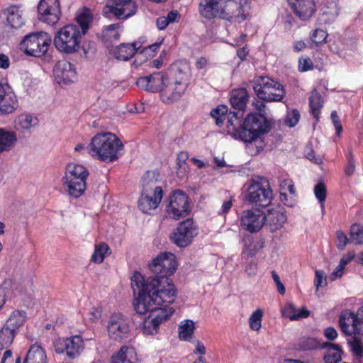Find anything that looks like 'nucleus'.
I'll return each instance as SVG.
<instances>
[{"label": "nucleus", "instance_id": "obj_48", "mask_svg": "<svg viewBox=\"0 0 363 363\" xmlns=\"http://www.w3.org/2000/svg\"><path fill=\"white\" fill-rule=\"evenodd\" d=\"M314 194L322 208H323L324 202L326 199V187L325 184L322 182L318 183L314 188Z\"/></svg>", "mask_w": 363, "mask_h": 363}, {"label": "nucleus", "instance_id": "obj_24", "mask_svg": "<svg viewBox=\"0 0 363 363\" xmlns=\"http://www.w3.org/2000/svg\"><path fill=\"white\" fill-rule=\"evenodd\" d=\"M39 121L37 116L23 113L18 115L14 121L16 130L22 133H30L38 125Z\"/></svg>", "mask_w": 363, "mask_h": 363}, {"label": "nucleus", "instance_id": "obj_25", "mask_svg": "<svg viewBox=\"0 0 363 363\" xmlns=\"http://www.w3.org/2000/svg\"><path fill=\"white\" fill-rule=\"evenodd\" d=\"M265 216V223L272 232L277 231L283 228L287 220L286 215L281 211L276 208L269 209Z\"/></svg>", "mask_w": 363, "mask_h": 363}, {"label": "nucleus", "instance_id": "obj_26", "mask_svg": "<svg viewBox=\"0 0 363 363\" xmlns=\"http://www.w3.org/2000/svg\"><path fill=\"white\" fill-rule=\"evenodd\" d=\"M9 286V284L6 282L0 286V308L3 306L8 298L20 297L23 299L26 296H31V292L23 290V286H21L15 285L11 292L8 290Z\"/></svg>", "mask_w": 363, "mask_h": 363}, {"label": "nucleus", "instance_id": "obj_45", "mask_svg": "<svg viewBox=\"0 0 363 363\" xmlns=\"http://www.w3.org/2000/svg\"><path fill=\"white\" fill-rule=\"evenodd\" d=\"M350 239L356 245L363 244V226L352 225L350 228Z\"/></svg>", "mask_w": 363, "mask_h": 363}, {"label": "nucleus", "instance_id": "obj_4", "mask_svg": "<svg viewBox=\"0 0 363 363\" xmlns=\"http://www.w3.org/2000/svg\"><path fill=\"white\" fill-rule=\"evenodd\" d=\"M89 28V24H66L54 38L56 49L65 54L77 52L82 37Z\"/></svg>", "mask_w": 363, "mask_h": 363}, {"label": "nucleus", "instance_id": "obj_32", "mask_svg": "<svg viewBox=\"0 0 363 363\" xmlns=\"http://www.w3.org/2000/svg\"><path fill=\"white\" fill-rule=\"evenodd\" d=\"M253 89L258 96V94L262 91H267L274 87H280V83L275 82L268 77L259 76L255 77L252 81Z\"/></svg>", "mask_w": 363, "mask_h": 363}, {"label": "nucleus", "instance_id": "obj_39", "mask_svg": "<svg viewBox=\"0 0 363 363\" xmlns=\"http://www.w3.org/2000/svg\"><path fill=\"white\" fill-rule=\"evenodd\" d=\"M309 106L312 115L318 121L320 110L323 106V99L315 89L311 92V96L309 97Z\"/></svg>", "mask_w": 363, "mask_h": 363}, {"label": "nucleus", "instance_id": "obj_54", "mask_svg": "<svg viewBox=\"0 0 363 363\" xmlns=\"http://www.w3.org/2000/svg\"><path fill=\"white\" fill-rule=\"evenodd\" d=\"M182 21L180 13L177 10L169 11L166 18H158L157 23H174Z\"/></svg>", "mask_w": 363, "mask_h": 363}, {"label": "nucleus", "instance_id": "obj_55", "mask_svg": "<svg viewBox=\"0 0 363 363\" xmlns=\"http://www.w3.org/2000/svg\"><path fill=\"white\" fill-rule=\"evenodd\" d=\"M347 164L345 168V173L347 177L352 176L355 170V160L351 151L347 155Z\"/></svg>", "mask_w": 363, "mask_h": 363}, {"label": "nucleus", "instance_id": "obj_18", "mask_svg": "<svg viewBox=\"0 0 363 363\" xmlns=\"http://www.w3.org/2000/svg\"><path fill=\"white\" fill-rule=\"evenodd\" d=\"M62 343L63 347L55 346V352L57 354L65 352L67 357L72 359L79 357L85 347L82 337L78 335L63 339Z\"/></svg>", "mask_w": 363, "mask_h": 363}, {"label": "nucleus", "instance_id": "obj_46", "mask_svg": "<svg viewBox=\"0 0 363 363\" xmlns=\"http://www.w3.org/2000/svg\"><path fill=\"white\" fill-rule=\"evenodd\" d=\"M77 23H91L95 20L91 11L86 8L79 9L76 13Z\"/></svg>", "mask_w": 363, "mask_h": 363}, {"label": "nucleus", "instance_id": "obj_21", "mask_svg": "<svg viewBox=\"0 0 363 363\" xmlns=\"http://www.w3.org/2000/svg\"><path fill=\"white\" fill-rule=\"evenodd\" d=\"M294 13L301 21H308L315 14L317 6L315 0H287Z\"/></svg>", "mask_w": 363, "mask_h": 363}, {"label": "nucleus", "instance_id": "obj_16", "mask_svg": "<svg viewBox=\"0 0 363 363\" xmlns=\"http://www.w3.org/2000/svg\"><path fill=\"white\" fill-rule=\"evenodd\" d=\"M265 218L264 214L258 209L245 210L240 216V225L249 233H257L264 226Z\"/></svg>", "mask_w": 363, "mask_h": 363}, {"label": "nucleus", "instance_id": "obj_50", "mask_svg": "<svg viewBox=\"0 0 363 363\" xmlns=\"http://www.w3.org/2000/svg\"><path fill=\"white\" fill-rule=\"evenodd\" d=\"M84 320L90 323H96L101 316V311L100 309L92 307L84 315Z\"/></svg>", "mask_w": 363, "mask_h": 363}, {"label": "nucleus", "instance_id": "obj_7", "mask_svg": "<svg viewBox=\"0 0 363 363\" xmlns=\"http://www.w3.org/2000/svg\"><path fill=\"white\" fill-rule=\"evenodd\" d=\"M245 199L251 204L261 207L269 206L273 199L268 181L261 177L251 178L244 185Z\"/></svg>", "mask_w": 363, "mask_h": 363}, {"label": "nucleus", "instance_id": "obj_19", "mask_svg": "<svg viewBox=\"0 0 363 363\" xmlns=\"http://www.w3.org/2000/svg\"><path fill=\"white\" fill-rule=\"evenodd\" d=\"M38 19L45 23H57L61 14L58 0H40L38 6Z\"/></svg>", "mask_w": 363, "mask_h": 363}, {"label": "nucleus", "instance_id": "obj_56", "mask_svg": "<svg viewBox=\"0 0 363 363\" xmlns=\"http://www.w3.org/2000/svg\"><path fill=\"white\" fill-rule=\"evenodd\" d=\"M313 68V64L309 57H301L298 61V69L301 72H306Z\"/></svg>", "mask_w": 363, "mask_h": 363}, {"label": "nucleus", "instance_id": "obj_34", "mask_svg": "<svg viewBox=\"0 0 363 363\" xmlns=\"http://www.w3.org/2000/svg\"><path fill=\"white\" fill-rule=\"evenodd\" d=\"M285 91L283 86L280 84V87H274L267 91H262L258 94V97L266 101H281L284 96Z\"/></svg>", "mask_w": 363, "mask_h": 363}, {"label": "nucleus", "instance_id": "obj_35", "mask_svg": "<svg viewBox=\"0 0 363 363\" xmlns=\"http://www.w3.org/2000/svg\"><path fill=\"white\" fill-rule=\"evenodd\" d=\"M243 114L236 112H230L226 114L225 120H227L226 126L228 131L232 133L235 138H238L237 132L242 126L240 118Z\"/></svg>", "mask_w": 363, "mask_h": 363}, {"label": "nucleus", "instance_id": "obj_11", "mask_svg": "<svg viewBox=\"0 0 363 363\" xmlns=\"http://www.w3.org/2000/svg\"><path fill=\"white\" fill-rule=\"evenodd\" d=\"M136 5L133 0H108L103 9V13L110 18L116 17L118 20H124L134 15Z\"/></svg>", "mask_w": 363, "mask_h": 363}, {"label": "nucleus", "instance_id": "obj_30", "mask_svg": "<svg viewBox=\"0 0 363 363\" xmlns=\"http://www.w3.org/2000/svg\"><path fill=\"white\" fill-rule=\"evenodd\" d=\"M137 354L132 347L123 346L120 350L112 357V363H136Z\"/></svg>", "mask_w": 363, "mask_h": 363}, {"label": "nucleus", "instance_id": "obj_38", "mask_svg": "<svg viewBox=\"0 0 363 363\" xmlns=\"http://www.w3.org/2000/svg\"><path fill=\"white\" fill-rule=\"evenodd\" d=\"M16 330L4 324L0 330V350L9 347L16 335Z\"/></svg>", "mask_w": 363, "mask_h": 363}, {"label": "nucleus", "instance_id": "obj_2", "mask_svg": "<svg viewBox=\"0 0 363 363\" xmlns=\"http://www.w3.org/2000/svg\"><path fill=\"white\" fill-rule=\"evenodd\" d=\"M201 0L199 13L208 20L220 19L241 23L250 20L252 0Z\"/></svg>", "mask_w": 363, "mask_h": 363}, {"label": "nucleus", "instance_id": "obj_5", "mask_svg": "<svg viewBox=\"0 0 363 363\" xmlns=\"http://www.w3.org/2000/svg\"><path fill=\"white\" fill-rule=\"evenodd\" d=\"M269 127L264 115L260 113H250L247 115L242 123V126L237 132L238 138L248 144V147L252 145L253 142H258L260 145L257 146V152L262 149V142L258 141L257 138L261 134L267 133Z\"/></svg>", "mask_w": 363, "mask_h": 363}, {"label": "nucleus", "instance_id": "obj_17", "mask_svg": "<svg viewBox=\"0 0 363 363\" xmlns=\"http://www.w3.org/2000/svg\"><path fill=\"white\" fill-rule=\"evenodd\" d=\"M55 81L60 86L74 83L77 73L74 65L66 60L59 61L53 69Z\"/></svg>", "mask_w": 363, "mask_h": 363}, {"label": "nucleus", "instance_id": "obj_42", "mask_svg": "<svg viewBox=\"0 0 363 363\" xmlns=\"http://www.w3.org/2000/svg\"><path fill=\"white\" fill-rule=\"evenodd\" d=\"M109 250V247L105 242H99L95 245L91 260L94 263H102L105 257L110 254Z\"/></svg>", "mask_w": 363, "mask_h": 363}, {"label": "nucleus", "instance_id": "obj_47", "mask_svg": "<svg viewBox=\"0 0 363 363\" xmlns=\"http://www.w3.org/2000/svg\"><path fill=\"white\" fill-rule=\"evenodd\" d=\"M300 120V113L298 110H289L285 118V124L289 128L294 127Z\"/></svg>", "mask_w": 363, "mask_h": 363}, {"label": "nucleus", "instance_id": "obj_3", "mask_svg": "<svg viewBox=\"0 0 363 363\" xmlns=\"http://www.w3.org/2000/svg\"><path fill=\"white\" fill-rule=\"evenodd\" d=\"M122 142L111 133H102L94 136L88 145L89 154L101 161L113 162L123 150Z\"/></svg>", "mask_w": 363, "mask_h": 363}, {"label": "nucleus", "instance_id": "obj_27", "mask_svg": "<svg viewBox=\"0 0 363 363\" xmlns=\"http://www.w3.org/2000/svg\"><path fill=\"white\" fill-rule=\"evenodd\" d=\"M123 31L121 24H109L102 29L99 38L106 44H112L119 40L121 35Z\"/></svg>", "mask_w": 363, "mask_h": 363}, {"label": "nucleus", "instance_id": "obj_33", "mask_svg": "<svg viewBox=\"0 0 363 363\" xmlns=\"http://www.w3.org/2000/svg\"><path fill=\"white\" fill-rule=\"evenodd\" d=\"M17 141L16 134L13 131H7L0 128V154L9 151Z\"/></svg>", "mask_w": 363, "mask_h": 363}, {"label": "nucleus", "instance_id": "obj_31", "mask_svg": "<svg viewBox=\"0 0 363 363\" xmlns=\"http://www.w3.org/2000/svg\"><path fill=\"white\" fill-rule=\"evenodd\" d=\"M249 95L244 88L235 89L232 91L230 101L235 109L243 111L248 101Z\"/></svg>", "mask_w": 363, "mask_h": 363}, {"label": "nucleus", "instance_id": "obj_60", "mask_svg": "<svg viewBox=\"0 0 363 363\" xmlns=\"http://www.w3.org/2000/svg\"><path fill=\"white\" fill-rule=\"evenodd\" d=\"M280 189L281 191H289L291 194H295V188L293 182L291 179H284L280 182Z\"/></svg>", "mask_w": 363, "mask_h": 363}, {"label": "nucleus", "instance_id": "obj_40", "mask_svg": "<svg viewBox=\"0 0 363 363\" xmlns=\"http://www.w3.org/2000/svg\"><path fill=\"white\" fill-rule=\"evenodd\" d=\"M328 342H324L314 337H302L298 340L297 349L301 350H315L325 347Z\"/></svg>", "mask_w": 363, "mask_h": 363}, {"label": "nucleus", "instance_id": "obj_1", "mask_svg": "<svg viewBox=\"0 0 363 363\" xmlns=\"http://www.w3.org/2000/svg\"><path fill=\"white\" fill-rule=\"evenodd\" d=\"M154 276L147 279L138 272L132 275L133 305L137 313L145 317L140 328L145 335H155L160 326L169 320L175 310L172 306L177 289L169 279L174 274L178 262L172 252H161L148 265Z\"/></svg>", "mask_w": 363, "mask_h": 363}, {"label": "nucleus", "instance_id": "obj_12", "mask_svg": "<svg viewBox=\"0 0 363 363\" xmlns=\"http://www.w3.org/2000/svg\"><path fill=\"white\" fill-rule=\"evenodd\" d=\"M108 336L116 341L122 342L130 337V326L128 319L121 313H113L108 322Z\"/></svg>", "mask_w": 363, "mask_h": 363}, {"label": "nucleus", "instance_id": "obj_8", "mask_svg": "<svg viewBox=\"0 0 363 363\" xmlns=\"http://www.w3.org/2000/svg\"><path fill=\"white\" fill-rule=\"evenodd\" d=\"M189 81V74L181 70L168 75L160 94L162 102L173 104L179 101L186 91Z\"/></svg>", "mask_w": 363, "mask_h": 363}, {"label": "nucleus", "instance_id": "obj_57", "mask_svg": "<svg viewBox=\"0 0 363 363\" xmlns=\"http://www.w3.org/2000/svg\"><path fill=\"white\" fill-rule=\"evenodd\" d=\"M164 39L162 38L159 42L153 43L152 45H149L145 47H143L139 50L141 53H144L145 55H148L151 56L154 54V52L160 48L161 44L162 43Z\"/></svg>", "mask_w": 363, "mask_h": 363}, {"label": "nucleus", "instance_id": "obj_61", "mask_svg": "<svg viewBox=\"0 0 363 363\" xmlns=\"http://www.w3.org/2000/svg\"><path fill=\"white\" fill-rule=\"evenodd\" d=\"M331 119H332L333 123L335 126V128L336 130L337 134L340 135L342 130V128L340 120V118L337 116V113L335 111H332Z\"/></svg>", "mask_w": 363, "mask_h": 363}, {"label": "nucleus", "instance_id": "obj_13", "mask_svg": "<svg viewBox=\"0 0 363 363\" xmlns=\"http://www.w3.org/2000/svg\"><path fill=\"white\" fill-rule=\"evenodd\" d=\"M189 207L187 196L182 191L177 190L168 199L167 214L174 220H179L188 214Z\"/></svg>", "mask_w": 363, "mask_h": 363}, {"label": "nucleus", "instance_id": "obj_23", "mask_svg": "<svg viewBox=\"0 0 363 363\" xmlns=\"http://www.w3.org/2000/svg\"><path fill=\"white\" fill-rule=\"evenodd\" d=\"M144 43L141 38L132 43H122L116 48L114 55L119 60L127 61L140 50Z\"/></svg>", "mask_w": 363, "mask_h": 363}, {"label": "nucleus", "instance_id": "obj_64", "mask_svg": "<svg viewBox=\"0 0 363 363\" xmlns=\"http://www.w3.org/2000/svg\"><path fill=\"white\" fill-rule=\"evenodd\" d=\"M257 250L255 247H252L251 245L248 246L245 245L242 252V258L252 257L255 256Z\"/></svg>", "mask_w": 363, "mask_h": 363}, {"label": "nucleus", "instance_id": "obj_28", "mask_svg": "<svg viewBox=\"0 0 363 363\" xmlns=\"http://www.w3.org/2000/svg\"><path fill=\"white\" fill-rule=\"evenodd\" d=\"M23 363H47L45 349L39 344L32 345L27 352Z\"/></svg>", "mask_w": 363, "mask_h": 363}, {"label": "nucleus", "instance_id": "obj_14", "mask_svg": "<svg viewBox=\"0 0 363 363\" xmlns=\"http://www.w3.org/2000/svg\"><path fill=\"white\" fill-rule=\"evenodd\" d=\"M198 234L196 225L192 220L181 222L173 232L171 239L179 247L187 246Z\"/></svg>", "mask_w": 363, "mask_h": 363}, {"label": "nucleus", "instance_id": "obj_63", "mask_svg": "<svg viewBox=\"0 0 363 363\" xmlns=\"http://www.w3.org/2000/svg\"><path fill=\"white\" fill-rule=\"evenodd\" d=\"M345 268L340 264L336 267L330 276V279L332 281H335L337 279L342 277L343 275Z\"/></svg>", "mask_w": 363, "mask_h": 363}, {"label": "nucleus", "instance_id": "obj_36", "mask_svg": "<svg viewBox=\"0 0 363 363\" xmlns=\"http://www.w3.org/2000/svg\"><path fill=\"white\" fill-rule=\"evenodd\" d=\"M26 317L25 311L16 310L11 313L5 324L9 326V328L14 329L17 333L20 327L24 324Z\"/></svg>", "mask_w": 363, "mask_h": 363}, {"label": "nucleus", "instance_id": "obj_49", "mask_svg": "<svg viewBox=\"0 0 363 363\" xmlns=\"http://www.w3.org/2000/svg\"><path fill=\"white\" fill-rule=\"evenodd\" d=\"M350 350L352 354L357 358L363 357V343L357 338L350 342Z\"/></svg>", "mask_w": 363, "mask_h": 363}, {"label": "nucleus", "instance_id": "obj_6", "mask_svg": "<svg viewBox=\"0 0 363 363\" xmlns=\"http://www.w3.org/2000/svg\"><path fill=\"white\" fill-rule=\"evenodd\" d=\"M88 176L89 171L84 166L68 164L63 177V187L67 194L74 199L80 197L86 190Z\"/></svg>", "mask_w": 363, "mask_h": 363}, {"label": "nucleus", "instance_id": "obj_22", "mask_svg": "<svg viewBox=\"0 0 363 363\" xmlns=\"http://www.w3.org/2000/svg\"><path fill=\"white\" fill-rule=\"evenodd\" d=\"M167 76L162 72H156L150 76L140 77L138 79L136 84L144 90L152 92L159 91L161 94Z\"/></svg>", "mask_w": 363, "mask_h": 363}, {"label": "nucleus", "instance_id": "obj_15", "mask_svg": "<svg viewBox=\"0 0 363 363\" xmlns=\"http://www.w3.org/2000/svg\"><path fill=\"white\" fill-rule=\"evenodd\" d=\"M18 106L17 96L7 81L0 82V114L8 115L13 113Z\"/></svg>", "mask_w": 363, "mask_h": 363}, {"label": "nucleus", "instance_id": "obj_43", "mask_svg": "<svg viewBox=\"0 0 363 363\" xmlns=\"http://www.w3.org/2000/svg\"><path fill=\"white\" fill-rule=\"evenodd\" d=\"M263 311L261 308L256 309L249 318L250 328L254 331H259L262 327Z\"/></svg>", "mask_w": 363, "mask_h": 363}, {"label": "nucleus", "instance_id": "obj_58", "mask_svg": "<svg viewBox=\"0 0 363 363\" xmlns=\"http://www.w3.org/2000/svg\"><path fill=\"white\" fill-rule=\"evenodd\" d=\"M244 270L248 276L254 277L257 272V264L255 261L250 260L246 262Z\"/></svg>", "mask_w": 363, "mask_h": 363}, {"label": "nucleus", "instance_id": "obj_51", "mask_svg": "<svg viewBox=\"0 0 363 363\" xmlns=\"http://www.w3.org/2000/svg\"><path fill=\"white\" fill-rule=\"evenodd\" d=\"M297 308L292 303H287L281 309L282 315L289 318L291 320H296Z\"/></svg>", "mask_w": 363, "mask_h": 363}, {"label": "nucleus", "instance_id": "obj_59", "mask_svg": "<svg viewBox=\"0 0 363 363\" xmlns=\"http://www.w3.org/2000/svg\"><path fill=\"white\" fill-rule=\"evenodd\" d=\"M336 236L338 242V249L343 250L348 243V238L347 235L342 231L338 230L336 233Z\"/></svg>", "mask_w": 363, "mask_h": 363}, {"label": "nucleus", "instance_id": "obj_52", "mask_svg": "<svg viewBox=\"0 0 363 363\" xmlns=\"http://www.w3.org/2000/svg\"><path fill=\"white\" fill-rule=\"evenodd\" d=\"M327 285L325 273L322 270H315L314 286L318 291L320 287Z\"/></svg>", "mask_w": 363, "mask_h": 363}, {"label": "nucleus", "instance_id": "obj_44", "mask_svg": "<svg viewBox=\"0 0 363 363\" xmlns=\"http://www.w3.org/2000/svg\"><path fill=\"white\" fill-rule=\"evenodd\" d=\"M228 110V108L226 106L221 105L211 111V115L215 119L217 125L220 126L223 124Z\"/></svg>", "mask_w": 363, "mask_h": 363}, {"label": "nucleus", "instance_id": "obj_53", "mask_svg": "<svg viewBox=\"0 0 363 363\" xmlns=\"http://www.w3.org/2000/svg\"><path fill=\"white\" fill-rule=\"evenodd\" d=\"M328 34L325 30L323 29H315L311 36V39L315 44L322 43L325 41Z\"/></svg>", "mask_w": 363, "mask_h": 363}, {"label": "nucleus", "instance_id": "obj_37", "mask_svg": "<svg viewBox=\"0 0 363 363\" xmlns=\"http://www.w3.org/2000/svg\"><path fill=\"white\" fill-rule=\"evenodd\" d=\"M195 329L194 323L191 320L182 321L179 326V337L181 340L191 342Z\"/></svg>", "mask_w": 363, "mask_h": 363}, {"label": "nucleus", "instance_id": "obj_29", "mask_svg": "<svg viewBox=\"0 0 363 363\" xmlns=\"http://www.w3.org/2000/svg\"><path fill=\"white\" fill-rule=\"evenodd\" d=\"M24 12L20 6L11 5L0 13V18L6 23H15L24 20Z\"/></svg>", "mask_w": 363, "mask_h": 363}, {"label": "nucleus", "instance_id": "obj_62", "mask_svg": "<svg viewBox=\"0 0 363 363\" xmlns=\"http://www.w3.org/2000/svg\"><path fill=\"white\" fill-rule=\"evenodd\" d=\"M323 334H324V336L325 337V338H327L329 340H333L336 339L337 337V332L333 327L326 328L324 330Z\"/></svg>", "mask_w": 363, "mask_h": 363}, {"label": "nucleus", "instance_id": "obj_20", "mask_svg": "<svg viewBox=\"0 0 363 363\" xmlns=\"http://www.w3.org/2000/svg\"><path fill=\"white\" fill-rule=\"evenodd\" d=\"M339 325L341 330L347 335H363V328L361 327L357 313L350 310L342 311L339 318Z\"/></svg>", "mask_w": 363, "mask_h": 363}, {"label": "nucleus", "instance_id": "obj_9", "mask_svg": "<svg viewBox=\"0 0 363 363\" xmlns=\"http://www.w3.org/2000/svg\"><path fill=\"white\" fill-rule=\"evenodd\" d=\"M51 44V36L45 32L31 33L21 42V50L28 56L40 57L46 54Z\"/></svg>", "mask_w": 363, "mask_h": 363}, {"label": "nucleus", "instance_id": "obj_41", "mask_svg": "<svg viewBox=\"0 0 363 363\" xmlns=\"http://www.w3.org/2000/svg\"><path fill=\"white\" fill-rule=\"evenodd\" d=\"M325 348H328L324 355L325 363H338L342 359V350L337 345L328 343Z\"/></svg>", "mask_w": 363, "mask_h": 363}, {"label": "nucleus", "instance_id": "obj_10", "mask_svg": "<svg viewBox=\"0 0 363 363\" xmlns=\"http://www.w3.org/2000/svg\"><path fill=\"white\" fill-rule=\"evenodd\" d=\"M150 174L147 172L143 178V189L138 201V207L145 213H150L152 210L156 209L163 196V191L160 186L148 187L147 179L150 177Z\"/></svg>", "mask_w": 363, "mask_h": 363}]
</instances>
